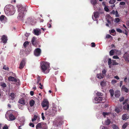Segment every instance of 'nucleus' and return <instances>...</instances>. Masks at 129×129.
I'll use <instances>...</instances> for the list:
<instances>
[{"instance_id":"1","label":"nucleus","mask_w":129,"mask_h":129,"mask_svg":"<svg viewBox=\"0 0 129 129\" xmlns=\"http://www.w3.org/2000/svg\"><path fill=\"white\" fill-rule=\"evenodd\" d=\"M5 12L8 15L14 14L15 12V9L14 6L11 5H8L6 6L4 9Z\"/></svg>"},{"instance_id":"2","label":"nucleus","mask_w":129,"mask_h":129,"mask_svg":"<svg viewBox=\"0 0 129 129\" xmlns=\"http://www.w3.org/2000/svg\"><path fill=\"white\" fill-rule=\"evenodd\" d=\"M41 68L44 73H47L49 72L50 70L49 63L47 62H44L41 64Z\"/></svg>"},{"instance_id":"3","label":"nucleus","mask_w":129,"mask_h":129,"mask_svg":"<svg viewBox=\"0 0 129 129\" xmlns=\"http://www.w3.org/2000/svg\"><path fill=\"white\" fill-rule=\"evenodd\" d=\"M41 105L42 107L44 108L45 110H47L48 109L49 105V103L48 100L46 99L44 100L41 103Z\"/></svg>"},{"instance_id":"4","label":"nucleus","mask_w":129,"mask_h":129,"mask_svg":"<svg viewBox=\"0 0 129 129\" xmlns=\"http://www.w3.org/2000/svg\"><path fill=\"white\" fill-rule=\"evenodd\" d=\"M25 10V8L21 6L18 9V11L19 13L18 16L20 17H23L24 15L23 11Z\"/></svg>"},{"instance_id":"5","label":"nucleus","mask_w":129,"mask_h":129,"mask_svg":"<svg viewBox=\"0 0 129 129\" xmlns=\"http://www.w3.org/2000/svg\"><path fill=\"white\" fill-rule=\"evenodd\" d=\"M41 52V49L39 48H37L35 49L34 51V53L35 55L36 56H39Z\"/></svg>"},{"instance_id":"6","label":"nucleus","mask_w":129,"mask_h":129,"mask_svg":"<svg viewBox=\"0 0 129 129\" xmlns=\"http://www.w3.org/2000/svg\"><path fill=\"white\" fill-rule=\"evenodd\" d=\"M102 100V97H97L95 98L94 102L96 104L101 103Z\"/></svg>"},{"instance_id":"7","label":"nucleus","mask_w":129,"mask_h":129,"mask_svg":"<svg viewBox=\"0 0 129 129\" xmlns=\"http://www.w3.org/2000/svg\"><path fill=\"white\" fill-rule=\"evenodd\" d=\"M33 33L35 35L38 36L41 33V30L39 29L36 28L34 29Z\"/></svg>"},{"instance_id":"8","label":"nucleus","mask_w":129,"mask_h":129,"mask_svg":"<svg viewBox=\"0 0 129 129\" xmlns=\"http://www.w3.org/2000/svg\"><path fill=\"white\" fill-rule=\"evenodd\" d=\"M7 37L6 36L4 35L2 36L1 39L2 40V42L5 43L7 42Z\"/></svg>"},{"instance_id":"9","label":"nucleus","mask_w":129,"mask_h":129,"mask_svg":"<svg viewBox=\"0 0 129 129\" xmlns=\"http://www.w3.org/2000/svg\"><path fill=\"white\" fill-rule=\"evenodd\" d=\"M0 20L3 22H5L7 20V18L4 15H2L0 17Z\"/></svg>"},{"instance_id":"10","label":"nucleus","mask_w":129,"mask_h":129,"mask_svg":"<svg viewBox=\"0 0 129 129\" xmlns=\"http://www.w3.org/2000/svg\"><path fill=\"white\" fill-rule=\"evenodd\" d=\"M25 64V60H23L21 62L20 64V66L19 67V68L21 69L23 68Z\"/></svg>"},{"instance_id":"11","label":"nucleus","mask_w":129,"mask_h":129,"mask_svg":"<svg viewBox=\"0 0 129 129\" xmlns=\"http://www.w3.org/2000/svg\"><path fill=\"white\" fill-rule=\"evenodd\" d=\"M8 80L10 81L15 82H17V81L16 78L12 76H10L8 78Z\"/></svg>"},{"instance_id":"12","label":"nucleus","mask_w":129,"mask_h":129,"mask_svg":"<svg viewBox=\"0 0 129 129\" xmlns=\"http://www.w3.org/2000/svg\"><path fill=\"white\" fill-rule=\"evenodd\" d=\"M9 118L10 121H13L15 120V117L12 114H10L9 115Z\"/></svg>"},{"instance_id":"13","label":"nucleus","mask_w":129,"mask_h":129,"mask_svg":"<svg viewBox=\"0 0 129 129\" xmlns=\"http://www.w3.org/2000/svg\"><path fill=\"white\" fill-rule=\"evenodd\" d=\"M128 116L127 114H124L122 116V119L123 120H126L128 119Z\"/></svg>"},{"instance_id":"14","label":"nucleus","mask_w":129,"mask_h":129,"mask_svg":"<svg viewBox=\"0 0 129 129\" xmlns=\"http://www.w3.org/2000/svg\"><path fill=\"white\" fill-rule=\"evenodd\" d=\"M18 102L21 105H24L25 104V100L23 99H21L19 100Z\"/></svg>"},{"instance_id":"15","label":"nucleus","mask_w":129,"mask_h":129,"mask_svg":"<svg viewBox=\"0 0 129 129\" xmlns=\"http://www.w3.org/2000/svg\"><path fill=\"white\" fill-rule=\"evenodd\" d=\"M37 120L38 121L39 120V118H38V116L36 115H35L33 118L31 120L32 122H34L35 120Z\"/></svg>"},{"instance_id":"16","label":"nucleus","mask_w":129,"mask_h":129,"mask_svg":"<svg viewBox=\"0 0 129 129\" xmlns=\"http://www.w3.org/2000/svg\"><path fill=\"white\" fill-rule=\"evenodd\" d=\"M104 76L101 73L98 74L97 75V77L99 79H101L103 78Z\"/></svg>"},{"instance_id":"17","label":"nucleus","mask_w":129,"mask_h":129,"mask_svg":"<svg viewBox=\"0 0 129 129\" xmlns=\"http://www.w3.org/2000/svg\"><path fill=\"white\" fill-rule=\"evenodd\" d=\"M115 95L116 97H119L120 96V92L119 91H116L115 93Z\"/></svg>"},{"instance_id":"18","label":"nucleus","mask_w":129,"mask_h":129,"mask_svg":"<svg viewBox=\"0 0 129 129\" xmlns=\"http://www.w3.org/2000/svg\"><path fill=\"white\" fill-rule=\"evenodd\" d=\"M96 2H97L96 0H91V3L93 5V7L94 8L95 7V5L96 4Z\"/></svg>"},{"instance_id":"19","label":"nucleus","mask_w":129,"mask_h":129,"mask_svg":"<svg viewBox=\"0 0 129 129\" xmlns=\"http://www.w3.org/2000/svg\"><path fill=\"white\" fill-rule=\"evenodd\" d=\"M35 104V102L33 100H31L30 101L29 105L31 107L33 106Z\"/></svg>"},{"instance_id":"20","label":"nucleus","mask_w":129,"mask_h":129,"mask_svg":"<svg viewBox=\"0 0 129 129\" xmlns=\"http://www.w3.org/2000/svg\"><path fill=\"white\" fill-rule=\"evenodd\" d=\"M36 41V38L34 37H33L32 39L31 42H32V44H33V45L35 46H36V44H35Z\"/></svg>"},{"instance_id":"21","label":"nucleus","mask_w":129,"mask_h":129,"mask_svg":"<svg viewBox=\"0 0 129 129\" xmlns=\"http://www.w3.org/2000/svg\"><path fill=\"white\" fill-rule=\"evenodd\" d=\"M121 89L122 90L126 92H128V89L124 85L122 86Z\"/></svg>"},{"instance_id":"22","label":"nucleus","mask_w":129,"mask_h":129,"mask_svg":"<svg viewBox=\"0 0 129 129\" xmlns=\"http://www.w3.org/2000/svg\"><path fill=\"white\" fill-rule=\"evenodd\" d=\"M42 124V123H38L36 126V128H42L41 125Z\"/></svg>"},{"instance_id":"23","label":"nucleus","mask_w":129,"mask_h":129,"mask_svg":"<svg viewBox=\"0 0 129 129\" xmlns=\"http://www.w3.org/2000/svg\"><path fill=\"white\" fill-rule=\"evenodd\" d=\"M110 123V120L108 119H107V120L105 121L104 124L106 125H108Z\"/></svg>"},{"instance_id":"24","label":"nucleus","mask_w":129,"mask_h":129,"mask_svg":"<svg viewBox=\"0 0 129 129\" xmlns=\"http://www.w3.org/2000/svg\"><path fill=\"white\" fill-rule=\"evenodd\" d=\"M122 109L119 108H116L115 109V111L117 113H119L120 112L121 110Z\"/></svg>"},{"instance_id":"25","label":"nucleus","mask_w":129,"mask_h":129,"mask_svg":"<svg viewBox=\"0 0 129 129\" xmlns=\"http://www.w3.org/2000/svg\"><path fill=\"white\" fill-rule=\"evenodd\" d=\"M110 113H107L106 112H103V116L105 117H107L108 116Z\"/></svg>"},{"instance_id":"26","label":"nucleus","mask_w":129,"mask_h":129,"mask_svg":"<svg viewBox=\"0 0 129 129\" xmlns=\"http://www.w3.org/2000/svg\"><path fill=\"white\" fill-rule=\"evenodd\" d=\"M116 50L115 49L112 50L110 52V56L113 55L114 53L116 52Z\"/></svg>"},{"instance_id":"27","label":"nucleus","mask_w":129,"mask_h":129,"mask_svg":"<svg viewBox=\"0 0 129 129\" xmlns=\"http://www.w3.org/2000/svg\"><path fill=\"white\" fill-rule=\"evenodd\" d=\"M99 14L97 12L94 13V16L95 18H97L99 17Z\"/></svg>"},{"instance_id":"28","label":"nucleus","mask_w":129,"mask_h":129,"mask_svg":"<svg viewBox=\"0 0 129 129\" xmlns=\"http://www.w3.org/2000/svg\"><path fill=\"white\" fill-rule=\"evenodd\" d=\"M107 71L103 69L102 72V74L104 76L106 75Z\"/></svg>"},{"instance_id":"29","label":"nucleus","mask_w":129,"mask_h":129,"mask_svg":"<svg viewBox=\"0 0 129 129\" xmlns=\"http://www.w3.org/2000/svg\"><path fill=\"white\" fill-rule=\"evenodd\" d=\"M112 63L113 65H117L118 64V63L116 62L115 60H112Z\"/></svg>"},{"instance_id":"30","label":"nucleus","mask_w":129,"mask_h":129,"mask_svg":"<svg viewBox=\"0 0 129 129\" xmlns=\"http://www.w3.org/2000/svg\"><path fill=\"white\" fill-rule=\"evenodd\" d=\"M111 96H112L114 95V90L112 89H110L109 90Z\"/></svg>"},{"instance_id":"31","label":"nucleus","mask_w":129,"mask_h":129,"mask_svg":"<svg viewBox=\"0 0 129 129\" xmlns=\"http://www.w3.org/2000/svg\"><path fill=\"white\" fill-rule=\"evenodd\" d=\"M112 127L113 129H119V128L115 124L113 125Z\"/></svg>"},{"instance_id":"32","label":"nucleus","mask_w":129,"mask_h":129,"mask_svg":"<svg viewBox=\"0 0 129 129\" xmlns=\"http://www.w3.org/2000/svg\"><path fill=\"white\" fill-rule=\"evenodd\" d=\"M128 124L127 123H125L122 126V128L123 129H125L128 125Z\"/></svg>"},{"instance_id":"33","label":"nucleus","mask_w":129,"mask_h":129,"mask_svg":"<svg viewBox=\"0 0 129 129\" xmlns=\"http://www.w3.org/2000/svg\"><path fill=\"white\" fill-rule=\"evenodd\" d=\"M105 81H103L101 82L100 84L102 86H104L105 85Z\"/></svg>"},{"instance_id":"34","label":"nucleus","mask_w":129,"mask_h":129,"mask_svg":"<svg viewBox=\"0 0 129 129\" xmlns=\"http://www.w3.org/2000/svg\"><path fill=\"white\" fill-rule=\"evenodd\" d=\"M0 85L4 87H5L6 86V84L5 83L3 82L1 83H0Z\"/></svg>"},{"instance_id":"35","label":"nucleus","mask_w":129,"mask_h":129,"mask_svg":"<svg viewBox=\"0 0 129 129\" xmlns=\"http://www.w3.org/2000/svg\"><path fill=\"white\" fill-rule=\"evenodd\" d=\"M116 2L115 0H110L109 3L111 4H113Z\"/></svg>"},{"instance_id":"36","label":"nucleus","mask_w":129,"mask_h":129,"mask_svg":"<svg viewBox=\"0 0 129 129\" xmlns=\"http://www.w3.org/2000/svg\"><path fill=\"white\" fill-rule=\"evenodd\" d=\"M117 82V81L115 80H112L111 81V83L112 84H114Z\"/></svg>"},{"instance_id":"37","label":"nucleus","mask_w":129,"mask_h":129,"mask_svg":"<svg viewBox=\"0 0 129 129\" xmlns=\"http://www.w3.org/2000/svg\"><path fill=\"white\" fill-rule=\"evenodd\" d=\"M108 64L109 65H111V63H112V61L111 58H109L108 61Z\"/></svg>"},{"instance_id":"38","label":"nucleus","mask_w":129,"mask_h":129,"mask_svg":"<svg viewBox=\"0 0 129 129\" xmlns=\"http://www.w3.org/2000/svg\"><path fill=\"white\" fill-rule=\"evenodd\" d=\"M28 43H29L27 41V42H25L23 44L24 46L25 47L26 46L28 45Z\"/></svg>"},{"instance_id":"39","label":"nucleus","mask_w":129,"mask_h":129,"mask_svg":"<svg viewBox=\"0 0 129 129\" xmlns=\"http://www.w3.org/2000/svg\"><path fill=\"white\" fill-rule=\"evenodd\" d=\"M10 96L11 97L12 99H14L15 98V94L14 93H11Z\"/></svg>"},{"instance_id":"40","label":"nucleus","mask_w":129,"mask_h":129,"mask_svg":"<svg viewBox=\"0 0 129 129\" xmlns=\"http://www.w3.org/2000/svg\"><path fill=\"white\" fill-rule=\"evenodd\" d=\"M52 110L54 111H57V109L56 108V107L55 105H53V107L52 108Z\"/></svg>"},{"instance_id":"41","label":"nucleus","mask_w":129,"mask_h":129,"mask_svg":"<svg viewBox=\"0 0 129 129\" xmlns=\"http://www.w3.org/2000/svg\"><path fill=\"white\" fill-rule=\"evenodd\" d=\"M100 129H109L107 127L103 126H101L100 127Z\"/></svg>"},{"instance_id":"42","label":"nucleus","mask_w":129,"mask_h":129,"mask_svg":"<svg viewBox=\"0 0 129 129\" xmlns=\"http://www.w3.org/2000/svg\"><path fill=\"white\" fill-rule=\"evenodd\" d=\"M119 19L118 18H115V22L117 23L119 22Z\"/></svg>"},{"instance_id":"43","label":"nucleus","mask_w":129,"mask_h":129,"mask_svg":"<svg viewBox=\"0 0 129 129\" xmlns=\"http://www.w3.org/2000/svg\"><path fill=\"white\" fill-rule=\"evenodd\" d=\"M116 53L117 54H118V55H120L121 54V52L120 51H116Z\"/></svg>"},{"instance_id":"44","label":"nucleus","mask_w":129,"mask_h":129,"mask_svg":"<svg viewBox=\"0 0 129 129\" xmlns=\"http://www.w3.org/2000/svg\"><path fill=\"white\" fill-rule=\"evenodd\" d=\"M3 129H8V127L7 125H5L3 128Z\"/></svg>"},{"instance_id":"45","label":"nucleus","mask_w":129,"mask_h":129,"mask_svg":"<svg viewBox=\"0 0 129 129\" xmlns=\"http://www.w3.org/2000/svg\"><path fill=\"white\" fill-rule=\"evenodd\" d=\"M29 125L30 126H31L32 127H33L34 126V124L33 123L31 122L29 123Z\"/></svg>"},{"instance_id":"46","label":"nucleus","mask_w":129,"mask_h":129,"mask_svg":"<svg viewBox=\"0 0 129 129\" xmlns=\"http://www.w3.org/2000/svg\"><path fill=\"white\" fill-rule=\"evenodd\" d=\"M104 9L105 10L106 12H108L109 11V9L108 7L107 6H105L104 7Z\"/></svg>"},{"instance_id":"47","label":"nucleus","mask_w":129,"mask_h":129,"mask_svg":"<svg viewBox=\"0 0 129 129\" xmlns=\"http://www.w3.org/2000/svg\"><path fill=\"white\" fill-rule=\"evenodd\" d=\"M3 69L6 70H8L9 69L6 66H4L3 67Z\"/></svg>"},{"instance_id":"48","label":"nucleus","mask_w":129,"mask_h":129,"mask_svg":"<svg viewBox=\"0 0 129 129\" xmlns=\"http://www.w3.org/2000/svg\"><path fill=\"white\" fill-rule=\"evenodd\" d=\"M116 30L117 32L120 33H121L122 32V30L119 28H117Z\"/></svg>"},{"instance_id":"49","label":"nucleus","mask_w":129,"mask_h":129,"mask_svg":"<svg viewBox=\"0 0 129 129\" xmlns=\"http://www.w3.org/2000/svg\"><path fill=\"white\" fill-rule=\"evenodd\" d=\"M113 58L114 59H119V57L117 55L114 56L113 57Z\"/></svg>"},{"instance_id":"50","label":"nucleus","mask_w":129,"mask_h":129,"mask_svg":"<svg viewBox=\"0 0 129 129\" xmlns=\"http://www.w3.org/2000/svg\"><path fill=\"white\" fill-rule=\"evenodd\" d=\"M18 107L19 108L21 109H22L23 108L22 106H21L20 105H18Z\"/></svg>"},{"instance_id":"51","label":"nucleus","mask_w":129,"mask_h":129,"mask_svg":"<svg viewBox=\"0 0 129 129\" xmlns=\"http://www.w3.org/2000/svg\"><path fill=\"white\" fill-rule=\"evenodd\" d=\"M101 94H102L101 93L99 92H98L96 93V95L98 96H102V95H101Z\"/></svg>"},{"instance_id":"52","label":"nucleus","mask_w":129,"mask_h":129,"mask_svg":"<svg viewBox=\"0 0 129 129\" xmlns=\"http://www.w3.org/2000/svg\"><path fill=\"white\" fill-rule=\"evenodd\" d=\"M39 84L41 86L39 87V88L41 89H42L43 88V85L41 84V83H39Z\"/></svg>"},{"instance_id":"53","label":"nucleus","mask_w":129,"mask_h":129,"mask_svg":"<svg viewBox=\"0 0 129 129\" xmlns=\"http://www.w3.org/2000/svg\"><path fill=\"white\" fill-rule=\"evenodd\" d=\"M120 4L121 5H124L125 4V3L124 2H121L120 3Z\"/></svg>"},{"instance_id":"54","label":"nucleus","mask_w":129,"mask_h":129,"mask_svg":"<svg viewBox=\"0 0 129 129\" xmlns=\"http://www.w3.org/2000/svg\"><path fill=\"white\" fill-rule=\"evenodd\" d=\"M111 37V36H110V35H107L106 36V38H109Z\"/></svg>"},{"instance_id":"55","label":"nucleus","mask_w":129,"mask_h":129,"mask_svg":"<svg viewBox=\"0 0 129 129\" xmlns=\"http://www.w3.org/2000/svg\"><path fill=\"white\" fill-rule=\"evenodd\" d=\"M109 32H110V33L111 34V33H114L115 32V30L114 29H112L110 31H109Z\"/></svg>"},{"instance_id":"56","label":"nucleus","mask_w":129,"mask_h":129,"mask_svg":"<svg viewBox=\"0 0 129 129\" xmlns=\"http://www.w3.org/2000/svg\"><path fill=\"white\" fill-rule=\"evenodd\" d=\"M91 47H94L95 46V43H91Z\"/></svg>"},{"instance_id":"57","label":"nucleus","mask_w":129,"mask_h":129,"mask_svg":"<svg viewBox=\"0 0 129 129\" xmlns=\"http://www.w3.org/2000/svg\"><path fill=\"white\" fill-rule=\"evenodd\" d=\"M34 94V93L33 91H31L30 92V94L32 95L33 96V95Z\"/></svg>"},{"instance_id":"58","label":"nucleus","mask_w":129,"mask_h":129,"mask_svg":"<svg viewBox=\"0 0 129 129\" xmlns=\"http://www.w3.org/2000/svg\"><path fill=\"white\" fill-rule=\"evenodd\" d=\"M127 77H125L124 79V81L125 82V83H126L127 82Z\"/></svg>"},{"instance_id":"59","label":"nucleus","mask_w":129,"mask_h":129,"mask_svg":"<svg viewBox=\"0 0 129 129\" xmlns=\"http://www.w3.org/2000/svg\"><path fill=\"white\" fill-rule=\"evenodd\" d=\"M124 99V98L123 97H122L119 100L120 102L122 101Z\"/></svg>"},{"instance_id":"60","label":"nucleus","mask_w":129,"mask_h":129,"mask_svg":"<svg viewBox=\"0 0 129 129\" xmlns=\"http://www.w3.org/2000/svg\"><path fill=\"white\" fill-rule=\"evenodd\" d=\"M114 78L116 79H117L118 80L119 79V77L117 76H114Z\"/></svg>"},{"instance_id":"61","label":"nucleus","mask_w":129,"mask_h":129,"mask_svg":"<svg viewBox=\"0 0 129 129\" xmlns=\"http://www.w3.org/2000/svg\"><path fill=\"white\" fill-rule=\"evenodd\" d=\"M30 34L29 33H26L25 34V35L26 37H28L29 36Z\"/></svg>"},{"instance_id":"62","label":"nucleus","mask_w":129,"mask_h":129,"mask_svg":"<svg viewBox=\"0 0 129 129\" xmlns=\"http://www.w3.org/2000/svg\"><path fill=\"white\" fill-rule=\"evenodd\" d=\"M122 83H123V81H121L120 82V86L121 87V86L122 85Z\"/></svg>"},{"instance_id":"63","label":"nucleus","mask_w":129,"mask_h":129,"mask_svg":"<svg viewBox=\"0 0 129 129\" xmlns=\"http://www.w3.org/2000/svg\"><path fill=\"white\" fill-rule=\"evenodd\" d=\"M40 79L39 78L38 79V81H37V83L38 84L39 83V82L40 81Z\"/></svg>"},{"instance_id":"64","label":"nucleus","mask_w":129,"mask_h":129,"mask_svg":"<svg viewBox=\"0 0 129 129\" xmlns=\"http://www.w3.org/2000/svg\"><path fill=\"white\" fill-rule=\"evenodd\" d=\"M127 109L128 110H129V105H127Z\"/></svg>"}]
</instances>
